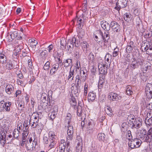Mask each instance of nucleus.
<instances>
[{
  "mask_svg": "<svg viewBox=\"0 0 152 152\" xmlns=\"http://www.w3.org/2000/svg\"><path fill=\"white\" fill-rule=\"evenodd\" d=\"M97 34L102 37V40H99L98 37L96 35L94 36L95 41L100 46H102L103 44L105 45L107 43L110 38L109 32H104L103 34L100 30L98 31Z\"/></svg>",
  "mask_w": 152,
  "mask_h": 152,
  "instance_id": "nucleus-1",
  "label": "nucleus"
},
{
  "mask_svg": "<svg viewBox=\"0 0 152 152\" xmlns=\"http://www.w3.org/2000/svg\"><path fill=\"white\" fill-rule=\"evenodd\" d=\"M0 109L4 111L10 112L11 115H12L16 112V110L13 108L12 103L8 101H1L0 102Z\"/></svg>",
  "mask_w": 152,
  "mask_h": 152,
  "instance_id": "nucleus-2",
  "label": "nucleus"
},
{
  "mask_svg": "<svg viewBox=\"0 0 152 152\" xmlns=\"http://www.w3.org/2000/svg\"><path fill=\"white\" fill-rule=\"evenodd\" d=\"M142 119H135L133 118L132 120H129V124L132 129H137L139 128L142 125L141 122Z\"/></svg>",
  "mask_w": 152,
  "mask_h": 152,
  "instance_id": "nucleus-3",
  "label": "nucleus"
},
{
  "mask_svg": "<svg viewBox=\"0 0 152 152\" xmlns=\"http://www.w3.org/2000/svg\"><path fill=\"white\" fill-rule=\"evenodd\" d=\"M32 137H30L29 139V141L27 140V143H26V148L27 150L32 151L34 148H35V146L37 144V141L34 139L33 141Z\"/></svg>",
  "mask_w": 152,
  "mask_h": 152,
  "instance_id": "nucleus-4",
  "label": "nucleus"
},
{
  "mask_svg": "<svg viewBox=\"0 0 152 152\" xmlns=\"http://www.w3.org/2000/svg\"><path fill=\"white\" fill-rule=\"evenodd\" d=\"M143 60L140 58L136 59L135 58H133L130 66L131 69H134L138 68L140 66L143 65Z\"/></svg>",
  "mask_w": 152,
  "mask_h": 152,
  "instance_id": "nucleus-5",
  "label": "nucleus"
},
{
  "mask_svg": "<svg viewBox=\"0 0 152 152\" xmlns=\"http://www.w3.org/2000/svg\"><path fill=\"white\" fill-rule=\"evenodd\" d=\"M86 80V75L82 76L81 75H77L75 77L76 87L80 88L81 82H83Z\"/></svg>",
  "mask_w": 152,
  "mask_h": 152,
  "instance_id": "nucleus-6",
  "label": "nucleus"
},
{
  "mask_svg": "<svg viewBox=\"0 0 152 152\" xmlns=\"http://www.w3.org/2000/svg\"><path fill=\"white\" fill-rule=\"evenodd\" d=\"M141 141L138 138L133 139L129 143V146L132 149L138 148L141 144Z\"/></svg>",
  "mask_w": 152,
  "mask_h": 152,
  "instance_id": "nucleus-7",
  "label": "nucleus"
},
{
  "mask_svg": "<svg viewBox=\"0 0 152 152\" xmlns=\"http://www.w3.org/2000/svg\"><path fill=\"white\" fill-rule=\"evenodd\" d=\"M145 92L148 98L150 99L152 98V84L148 83L146 85Z\"/></svg>",
  "mask_w": 152,
  "mask_h": 152,
  "instance_id": "nucleus-8",
  "label": "nucleus"
},
{
  "mask_svg": "<svg viewBox=\"0 0 152 152\" xmlns=\"http://www.w3.org/2000/svg\"><path fill=\"white\" fill-rule=\"evenodd\" d=\"M127 2L128 0H118V1L116 3L117 6L115 7V9L119 11L120 8L126 7Z\"/></svg>",
  "mask_w": 152,
  "mask_h": 152,
  "instance_id": "nucleus-9",
  "label": "nucleus"
},
{
  "mask_svg": "<svg viewBox=\"0 0 152 152\" xmlns=\"http://www.w3.org/2000/svg\"><path fill=\"white\" fill-rule=\"evenodd\" d=\"M147 134L146 130L145 129L142 128L139 130L138 134L139 137L144 142L147 137Z\"/></svg>",
  "mask_w": 152,
  "mask_h": 152,
  "instance_id": "nucleus-10",
  "label": "nucleus"
},
{
  "mask_svg": "<svg viewBox=\"0 0 152 152\" xmlns=\"http://www.w3.org/2000/svg\"><path fill=\"white\" fill-rule=\"evenodd\" d=\"M145 122L147 127L152 126V111L147 114V117L145 118Z\"/></svg>",
  "mask_w": 152,
  "mask_h": 152,
  "instance_id": "nucleus-11",
  "label": "nucleus"
},
{
  "mask_svg": "<svg viewBox=\"0 0 152 152\" xmlns=\"http://www.w3.org/2000/svg\"><path fill=\"white\" fill-rule=\"evenodd\" d=\"M77 143L76 152H82L83 148L82 140L80 137L77 138L76 141Z\"/></svg>",
  "mask_w": 152,
  "mask_h": 152,
  "instance_id": "nucleus-12",
  "label": "nucleus"
},
{
  "mask_svg": "<svg viewBox=\"0 0 152 152\" xmlns=\"http://www.w3.org/2000/svg\"><path fill=\"white\" fill-rule=\"evenodd\" d=\"M98 69L100 76L103 77V75H105L107 73L108 68L105 67L102 64L99 63L98 65Z\"/></svg>",
  "mask_w": 152,
  "mask_h": 152,
  "instance_id": "nucleus-13",
  "label": "nucleus"
},
{
  "mask_svg": "<svg viewBox=\"0 0 152 152\" xmlns=\"http://www.w3.org/2000/svg\"><path fill=\"white\" fill-rule=\"evenodd\" d=\"M10 35L11 39L13 40L16 38L17 40H21L22 39L21 36H18V30H14L10 32Z\"/></svg>",
  "mask_w": 152,
  "mask_h": 152,
  "instance_id": "nucleus-14",
  "label": "nucleus"
},
{
  "mask_svg": "<svg viewBox=\"0 0 152 152\" xmlns=\"http://www.w3.org/2000/svg\"><path fill=\"white\" fill-rule=\"evenodd\" d=\"M110 26L112 30L114 32H117L120 31V26L117 22L115 21H112L111 23Z\"/></svg>",
  "mask_w": 152,
  "mask_h": 152,
  "instance_id": "nucleus-15",
  "label": "nucleus"
},
{
  "mask_svg": "<svg viewBox=\"0 0 152 152\" xmlns=\"http://www.w3.org/2000/svg\"><path fill=\"white\" fill-rule=\"evenodd\" d=\"M73 126L70 124L68 125L67 139L69 140H72L73 137Z\"/></svg>",
  "mask_w": 152,
  "mask_h": 152,
  "instance_id": "nucleus-16",
  "label": "nucleus"
},
{
  "mask_svg": "<svg viewBox=\"0 0 152 152\" xmlns=\"http://www.w3.org/2000/svg\"><path fill=\"white\" fill-rule=\"evenodd\" d=\"M101 24L102 28L107 31L104 32H109V31L110 30L111 26L110 24L107 21H102L101 22Z\"/></svg>",
  "mask_w": 152,
  "mask_h": 152,
  "instance_id": "nucleus-17",
  "label": "nucleus"
},
{
  "mask_svg": "<svg viewBox=\"0 0 152 152\" xmlns=\"http://www.w3.org/2000/svg\"><path fill=\"white\" fill-rule=\"evenodd\" d=\"M109 96H110L111 100L113 101H117L121 98V96L115 93H111Z\"/></svg>",
  "mask_w": 152,
  "mask_h": 152,
  "instance_id": "nucleus-18",
  "label": "nucleus"
},
{
  "mask_svg": "<svg viewBox=\"0 0 152 152\" xmlns=\"http://www.w3.org/2000/svg\"><path fill=\"white\" fill-rule=\"evenodd\" d=\"M124 20L127 22H131L134 20L133 16L130 13H126L124 14Z\"/></svg>",
  "mask_w": 152,
  "mask_h": 152,
  "instance_id": "nucleus-19",
  "label": "nucleus"
},
{
  "mask_svg": "<svg viewBox=\"0 0 152 152\" xmlns=\"http://www.w3.org/2000/svg\"><path fill=\"white\" fill-rule=\"evenodd\" d=\"M63 64L64 67H68L69 66H71V68L72 66V60L69 58L64 59V60L63 62L61 63V65H62Z\"/></svg>",
  "mask_w": 152,
  "mask_h": 152,
  "instance_id": "nucleus-20",
  "label": "nucleus"
},
{
  "mask_svg": "<svg viewBox=\"0 0 152 152\" xmlns=\"http://www.w3.org/2000/svg\"><path fill=\"white\" fill-rule=\"evenodd\" d=\"M14 89V87L10 84H7L5 87V91L9 95H10L12 94L13 92Z\"/></svg>",
  "mask_w": 152,
  "mask_h": 152,
  "instance_id": "nucleus-21",
  "label": "nucleus"
},
{
  "mask_svg": "<svg viewBox=\"0 0 152 152\" xmlns=\"http://www.w3.org/2000/svg\"><path fill=\"white\" fill-rule=\"evenodd\" d=\"M59 66L60 65H59L58 64H56V63L53 64L50 70V74L51 75H54L58 70L59 68Z\"/></svg>",
  "mask_w": 152,
  "mask_h": 152,
  "instance_id": "nucleus-22",
  "label": "nucleus"
},
{
  "mask_svg": "<svg viewBox=\"0 0 152 152\" xmlns=\"http://www.w3.org/2000/svg\"><path fill=\"white\" fill-rule=\"evenodd\" d=\"M74 45L76 47H78L80 45V40L77 36L74 37L72 39Z\"/></svg>",
  "mask_w": 152,
  "mask_h": 152,
  "instance_id": "nucleus-23",
  "label": "nucleus"
},
{
  "mask_svg": "<svg viewBox=\"0 0 152 152\" xmlns=\"http://www.w3.org/2000/svg\"><path fill=\"white\" fill-rule=\"evenodd\" d=\"M39 114H41L40 112L39 113L37 112L34 113L32 114V116L31 118L29 124H31V121L33 120L32 118L33 119V120H37V119H38V120H39Z\"/></svg>",
  "mask_w": 152,
  "mask_h": 152,
  "instance_id": "nucleus-24",
  "label": "nucleus"
},
{
  "mask_svg": "<svg viewBox=\"0 0 152 152\" xmlns=\"http://www.w3.org/2000/svg\"><path fill=\"white\" fill-rule=\"evenodd\" d=\"M96 97L95 94L93 92H90L89 93L88 96V100L89 102H93L94 100Z\"/></svg>",
  "mask_w": 152,
  "mask_h": 152,
  "instance_id": "nucleus-25",
  "label": "nucleus"
},
{
  "mask_svg": "<svg viewBox=\"0 0 152 152\" xmlns=\"http://www.w3.org/2000/svg\"><path fill=\"white\" fill-rule=\"evenodd\" d=\"M104 77L100 76L99 80L98 83V86L99 90L101 89L103 87V85L104 83Z\"/></svg>",
  "mask_w": 152,
  "mask_h": 152,
  "instance_id": "nucleus-26",
  "label": "nucleus"
},
{
  "mask_svg": "<svg viewBox=\"0 0 152 152\" xmlns=\"http://www.w3.org/2000/svg\"><path fill=\"white\" fill-rule=\"evenodd\" d=\"M5 64H6V68L8 70H11L14 67V65L12 63V61L11 60H7Z\"/></svg>",
  "mask_w": 152,
  "mask_h": 152,
  "instance_id": "nucleus-27",
  "label": "nucleus"
},
{
  "mask_svg": "<svg viewBox=\"0 0 152 152\" xmlns=\"http://www.w3.org/2000/svg\"><path fill=\"white\" fill-rule=\"evenodd\" d=\"M74 70H71L70 69L69 72V75L68 76L67 79L69 81H72L74 79Z\"/></svg>",
  "mask_w": 152,
  "mask_h": 152,
  "instance_id": "nucleus-28",
  "label": "nucleus"
},
{
  "mask_svg": "<svg viewBox=\"0 0 152 152\" xmlns=\"http://www.w3.org/2000/svg\"><path fill=\"white\" fill-rule=\"evenodd\" d=\"M136 27L138 30H140V27L142 26V22L139 17L136 18Z\"/></svg>",
  "mask_w": 152,
  "mask_h": 152,
  "instance_id": "nucleus-29",
  "label": "nucleus"
},
{
  "mask_svg": "<svg viewBox=\"0 0 152 152\" xmlns=\"http://www.w3.org/2000/svg\"><path fill=\"white\" fill-rule=\"evenodd\" d=\"M49 140L55 141L56 139V135L52 131H50L49 133Z\"/></svg>",
  "mask_w": 152,
  "mask_h": 152,
  "instance_id": "nucleus-30",
  "label": "nucleus"
},
{
  "mask_svg": "<svg viewBox=\"0 0 152 152\" xmlns=\"http://www.w3.org/2000/svg\"><path fill=\"white\" fill-rule=\"evenodd\" d=\"M80 50L78 48L75 49L74 51V56L76 59H78L80 57Z\"/></svg>",
  "mask_w": 152,
  "mask_h": 152,
  "instance_id": "nucleus-31",
  "label": "nucleus"
},
{
  "mask_svg": "<svg viewBox=\"0 0 152 152\" xmlns=\"http://www.w3.org/2000/svg\"><path fill=\"white\" fill-rule=\"evenodd\" d=\"M84 23V20H83L79 18L78 19V20L77 21V23H78V28H82L83 26Z\"/></svg>",
  "mask_w": 152,
  "mask_h": 152,
  "instance_id": "nucleus-32",
  "label": "nucleus"
},
{
  "mask_svg": "<svg viewBox=\"0 0 152 152\" xmlns=\"http://www.w3.org/2000/svg\"><path fill=\"white\" fill-rule=\"evenodd\" d=\"M105 135L103 133H99L98 135V137L99 141H104Z\"/></svg>",
  "mask_w": 152,
  "mask_h": 152,
  "instance_id": "nucleus-33",
  "label": "nucleus"
},
{
  "mask_svg": "<svg viewBox=\"0 0 152 152\" xmlns=\"http://www.w3.org/2000/svg\"><path fill=\"white\" fill-rule=\"evenodd\" d=\"M1 138L0 139V142L1 143H3L4 145L6 142L5 138L6 135L4 132H2L1 134Z\"/></svg>",
  "mask_w": 152,
  "mask_h": 152,
  "instance_id": "nucleus-34",
  "label": "nucleus"
},
{
  "mask_svg": "<svg viewBox=\"0 0 152 152\" xmlns=\"http://www.w3.org/2000/svg\"><path fill=\"white\" fill-rule=\"evenodd\" d=\"M60 45L61 48L62 49L64 48L66 46V42L65 39L64 38H62L60 40Z\"/></svg>",
  "mask_w": 152,
  "mask_h": 152,
  "instance_id": "nucleus-35",
  "label": "nucleus"
},
{
  "mask_svg": "<svg viewBox=\"0 0 152 152\" xmlns=\"http://www.w3.org/2000/svg\"><path fill=\"white\" fill-rule=\"evenodd\" d=\"M82 107L81 106L78 105L77 108V114L78 116H81L83 115L82 113Z\"/></svg>",
  "mask_w": 152,
  "mask_h": 152,
  "instance_id": "nucleus-36",
  "label": "nucleus"
},
{
  "mask_svg": "<svg viewBox=\"0 0 152 152\" xmlns=\"http://www.w3.org/2000/svg\"><path fill=\"white\" fill-rule=\"evenodd\" d=\"M107 108L105 110L106 114L110 116H111L113 115L112 111L111 108L110 107L107 106Z\"/></svg>",
  "mask_w": 152,
  "mask_h": 152,
  "instance_id": "nucleus-37",
  "label": "nucleus"
},
{
  "mask_svg": "<svg viewBox=\"0 0 152 152\" xmlns=\"http://www.w3.org/2000/svg\"><path fill=\"white\" fill-rule=\"evenodd\" d=\"M28 121H24V123L23 124V131L24 132H27L28 131V129L29 127L28 126Z\"/></svg>",
  "mask_w": 152,
  "mask_h": 152,
  "instance_id": "nucleus-38",
  "label": "nucleus"
},
{
  "mask_svg": "<svg viewBox=\"0 0 152 152\" xmlns=\"http://www.w3.org/2000/svg\"><path fill=\"white\" fill-rule=\"evenodd\" d=\"M20 131L18 129H15L13 133V137L15 138H18L19 136Z\"/></svg>",
  "mask_w": 152,
  "mask_h": 152,
  "instance_id": "nucleus-39",
  "label": "nucleus"
},
{
  "mask_svg": "<svg viewBox=\"0 0 152 152\" xmlns=\"http://www.w3.org/2000/svg\"><path fill=\"white\" fill-rule=\"evenodd\" d=\"M88 58L89 60V61L90 62L93 63L94 62V57L93 54L91 53L88 56Z\"/></svg>",
  "mask_w": 152,
  "mask_h": 152,
  "instance_id": "nucleus-40",
  "label": "nucleus"
},
{
  "mask_svg": "<svg viewBox=\"0 0 152 152\" xmlns=\"http://www.w3.org/2000/svg\"><path fill=\"white\" fill-rule=\"evenodd\" d=\"M144 142H149L150 149H151L152 148V138H149V137H148L147 138H145V141Z\"/></svg>",
  "mask_w": 152,
  "mask_h": 152,
  "instance_id": "nucleus-41",
  "label": "nucleus"
},
{
  "mask_svg": "<svg viewBox=\"0 0 152 152\" xmlns=\"http://www.w3.org/2000/svg\"><path fill=\"white\" fill-rule=\"evenodd\" d=\"M85 34V33L84 31L82 29H80V31L79 32L77 36L79 37V39H82L83 36Z\"/></svg>",
  "mask_w": 152,
  "mask_h": 152,
  "instance_id": "nucleus-42",
  "label": "nucleus"
},
{
  "mask_svg": "<svg viewBox=\"0 0 152 152\" xmlns=\"http://www.w3.org/2000/svg\"><path fill=\"white\" fill-rule=\"evenodd\" d=\"M119 49L118 48L116 47L114 49L113 52V57H115L118 54Z\"/></svg>",
  "mask_w": 152,
  "mask_h": 152,
  "instance_id": "nucleus-43",
  "label": "nucleus"
},
{
  "mask_svg": "<svg viewBox=\"0 0 152 152\" xmlns=\"http://www.w3.org/2000/svg\"><path fill=\"white\" fill-rule=\"evenodd\" d=\"M126 136L129 140H130L132 139V137L131 134V132L130 130H128L127 131Z\"/></svg>",
  "mask_w": 152,
  "mask_h": 152,
  "instance_id": "nucleus-44",
  "label": "nucleus"
},
{
  "mask_svg": "<svg viewBox=\"0 0 152 152\" xmlns=\"http://www.w3.org/2000/svg\"><path fill=\"white\" fill-rule=\"evenodd\" d=\"M59 152H65L66 150V146L62 144L59 145Z\"/></svg>",
  "mask_w": 152,
  "mask_h": 152,
  "instance_id": "nucleus-45",
  "label": "nucleus"
},
{
  "mask_svg": "<svg viewBox=\"0 0 152 152\" xmlns=\"http://www.w3.org/2000/svg\"><path fill=\"white\" fill-rule=\"evenodd\" d=\"M24 106L25 103L23 101H21L19 103L18 106L19 107L21 108L20 109V111L21 112H23L24 110Z\"/></svg>",
  "mask_w": 152,
  "mask_h": 152,
  "instance_id": "nucleus-46",
  "label": "nucleus"
},
{
  "mask_svg": "<svg viewBox=\"0 0 152 152\" xmlns=\"http://www.w3.org/2000/svg\"><path fill=\"white\" fill-rule=\"evenodd\" d=\"M71 115L70 113L67 114V115L66 117V121H67V123L68 125H69L71 120Z\"/></svg>",
  "mask_w": 152,
  "mask_h": 152,
  "instance_id": "nucleus-47",
  "label": "nucleus"
},
{
  "mask_svg": "<svg viewBox=\"0 0 152 152\" xmlns=\"http://www.w3.org/2000/svg\"><path fill=\"white\" fill-rule=\"evenodd\" d=\"M50 144L48 147V148L49 149H50L53 148H54L56 145V142L55 141H50Z\"/></svg>",
  "mask_w": 152,
  "mask_h": 152,
  "instance_id": "nucleus-48",
  "label": "nucleus"
},
{
  "mask_svg": "<svg viewBox=\"0 0 152 152\" xmlns=\"http://www.w3.org/2000/svg\"><path fill=\"white\" fill-rule=\"evenodd\" d=\"M50 62L49 61H47L45 64L43 68L45 70H48L50 67Z\"/></svg>",
  "mask_w": 152,
  "mask_h": 152,
  "instance_id": "nucleus-49",
  "label": "nucleus"
},
{
  "mask_svg": "<svg viewBox=\"0 0 152 152\" xmlns=\"http://www.w3.org/2000/svg\"><path fill=\"white\" fill-rule=\"evenodd\" d=\"M33 120V124L31 125V126L33 128H35L37 127L39 120H38V119H37V120Z\"/></svg>",
  "mask_w": 152,
  "mask_h": 152,
  "instance_id": "nucleus-50",
  "label": "nucleus"
},
{
  "mask_svg": "<svg viewBox=\"0 0 152 152\" xmlns=\"http://www.w3.org/2000/svg\"><path fill=\"white\" fill-rule=\"evenodd\" d=\"M22 56L23 57L27 56L29 54L28 49H23L22 50Z\"/></svg>",
  "mask_w": 152,
  "mask_h": 152,
  "instance_id": "nucleus-51",
  "label": "nucleus"
},
{
  "mask_svg": "<svg viewBox=\"0 0 152 152\" xmlns=\"http://www.w3.org/2000/svg\"><path fill=\"white\" fill-rule=\"evenodd\" d=\"M147 136L146 138H148V137H149V138H152V128H150L148 130Z\"/></svg>",
  "mask_w": 152,
  "mask_h": 152,
  "instance_id": "nucleus-52",
  "label": "nucleus"
},
{
  "mask_svg": "<svg viewBox=\"0 0 152 152\" xmlns=\"http://www.w3.org/2000/svg\"><path fill=\"white\" fill-rule=\"evenodd\" d=\"M56 113H50L49 114V115H50V119L52 120H53L56 117Z\"/></svg>",
  "mask_w": 152,
  "mask_h": 152,
  "instance_id": "nucleus-53",
  "label": "nucleus"
},
{
  "mask_svg": "<svg viewBox=\"0 0 152 152\" xmlns=\"http://www.w3.org/2000/svg\"><path fill=\"white\" fill-rule=\"evenodd\" d=\"M38 42L36 40H34V42H31L30 46L33 48H35L36 45L37 44Z\"/></svg>",
  "mask_w": 152,
  "mask_h": 152,
  "instance_id": "nucleus-54",
  "label": "nucleus"
},
{
  "mask_svg": "<svg viewBox=\"0 0 152 152\" xmlns=\"http://www.w3.org/2000/svg\"><path fill=\"white\" fill-rule=\"evenodd\" d=\"M134 48H132L131 46H127L126 48V51L127 53H130L132 51Z\"/></svg>",
  "mask_w": 152,
  "mask_h": 152,
  "instance_id": "nucleus-55",
  "label": "nucleus"
},
{
  "mask_svg": "<svg viewBox=\"0 0 152 152\" xmlns=\"http://www.w3.org/2000/svg\"><path fill=\"white\" fill-rule=\"evenodd\" d=\"M147 54L149 55H152V46L150 45L149 49L147 51Z\"/></svg>",
  "mask_w": 152,
  "mask_h": 152,
  "instance_id": "nucleus-56",
  "label": "nucleus"
},
{
  "mask_svg": "<svg viewBox=\"0 0 152 152\" xmlns=\"http://www.w3.org/2000/svg\"><path fill=\"white\" fill-rule=\"evenodd\" d=\"M71 105L73 106H75L76 105L77 103L75 99H72V101H70Z\"/></svg>",
  "mask_w": 152,
  "mask_h": 152,
  "instance_id": "nucleus-57",
  "label": "nucleus"
},
{
  "mask_svg": "<svg viewBox=\"0 0 152 152\" xmlns=\"http://www.w3.org/2000/svg\"><path fill=\"white\" fill-rule=\"evenodd\" d=\"M52 106L50 105H46V107L45 108V110L46 112H49L51 110Z\"/></svg>",
  "mask_w": 152,
  "mask_h": 152,
  "instance_id": "nucleus-58",
  "label": "nucleus"
},
{
  "mask_svg": "<svg viewBox=\"0 0 152 152\" xmlns=\"http://www.w3.org/2000/svg\"><path fill=\"white\" fill-rule=\"evenodd\" d=\"M82 46L84 48H87L89 46V45L86 41H83L82 44Z\"/></svg>",
  "mask_w": 152,
  "mask_h": 152,
  "instance_id": "nucleus-59",
  "label": "nucleus"
},
{
  "mask_svg": "<svg viewBox=\"0 0 152 152\" xmlns=\"http://www.w3.org/2000/svg\"><path fill=\"white\" fill-rule=\"evenodd\" d=\"M53 45L52 44L50 45L48 47V52L50 53L52 52V50L53 49Z\"/></svg>",
  "mask_w": 152,
  "mask_h": 152,
  "instance_id": "nucleus-60",
  "label": "nucleus"
},
{
  "mask_svg": "<svg viewBox=\"0 0 152 152\" xmlns=\"http://www.w3.org/2000/svg\"><path fill=\"white\" fill-rule=\"evenodd\" d=\"M80 67V62L77 61L76 64V71H77V69H79Z\"/></svg>",
  "mask_w": 152,
  "mask_h": 152,
  "instance_id": "nucleus-61",
  "label": "nucleus"
},
{
  "mask_svg": "<svg viewBox=\"0 0 152 152\" xmlns=\"http://www.w3.org/2000/svg\"><path fill=\"white\" fill-rule=\"evenodd\" d=\"M7 60L6 57L4 58V59H0V62L2 64H4L7 62Z\"/></svg>",
  "mask_w": 152,
  "mask_h": 152,
  "instance_id": "nucleus-62",
  "label": "nucleus"
},
{
  "mask_svg": "<svg viewBox=\"0 0 152 152\" xmlns=\"http://www.w3.org/2000/svg\"><path fill=\"white\" fill-rule=\"evenodd\" d=\"M93 126H88L87 127V131L89 132V133H91L93 132Z\"/></svg>",
  "mask_w": 152,
  "mask_h": 152,
  "instance_id": "nucleus-63",
  "label": "nucleus"
},
{
  "mask_svg": "<svg viewBox=\"0 0 152 152\" xmlns=\"http://www.w3.org/2000/svg\"><path fill=\"white\" fill-rule=\"evenodd\" d=\"M146 108L150 110H152V103L148 104H147Z\"/></svg>",
  "mask_w": 152,
  "mask_h": 152,
  "instance_id": "nucleus-64",
  "label": "nucleus"
}]
</instances>
